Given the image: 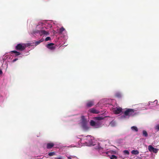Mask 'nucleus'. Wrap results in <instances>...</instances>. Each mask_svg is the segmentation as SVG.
Listing matches in <instances>:
<instances>
[{
	"instance_id": "25",
	"label": "nucleus",
	"mask_w": 159,
	"mask_h": 159,
	"mask_svg": "<svg viewBox=\"0 0 159 159\" xmlns=\"http://www.w3.org/2000/svg\"><path fill=\"white\" fill-rule=\"evenodd\" d=\"M156 129L159 130V125H157L156 126Z\"/></svg>"
},
{
	"instance_id": "33",
	"label": "nucleus",
	"mask_w": 159,
	"mask_h": 159,
	"mask_svg": "<svg viewBox=\"0 0 159 159\" xmlns=\"http://www.w3.org/2000/svg\"><path fill=\"white\" fill-rule=\"evenodd\" d=\"M101 148L100 147H99V148H98V149H101Z\"/></svg>"
},
{
	"instance_id": "17",
	"label": "nucleus",
	"mask_w": 159,
	"mask_h": 159,
	"mask_svg": "<svg viewBox=\"0 0 159 159\" xmlns=\"http://www.w3.org/2000/svg\"><path fill=\"white\" fill-rule=\"evenodd\" d=\"M131 129L134 131H135L136 132H137L138 131V129L135 126H132L131 127Z\"/></svg>"
},
{
	"instance_id": "21",
	"label": "nucleus",
	"mask_w": 159,
	"mask_h": 159,
	"mask_svg": "<svg viewBox=\"0 0 159 159\" xmlns=\"http://www.w3.org/2000/svg\"><path fill=\"white\" fill-rule=\"evenodd\" d=\"M48 155L50 156H52L55 155V152H50L48 153Z\"/></svg>"
},
{
	"instance_id": "20",
	"label": "nucleus",
	"mask_w": 159,
	"mask_h": 159,
	"mask_svg": "<svg viewBox=\"0 0 159 159\" xmlns=\"http://www.w3.org/2000/svg\"><path fill=\"white\" fill-rule=\"evenodd\" d=\"M65 30V29L62 27L59 29V33L61 34Z\"/></svg>"
},
{
	"instance_id": "2",
	"label": "nucleus",
	"mask_w": 159,
	"mask_h": 159,
	"mask_svg": "<svg viewBox=\"0 0 159 159\" xmlns=\"http://www.w3.org/2000/svg\"><path fill=\"white\" fill-rule=\"evenodd\" d=\"M26 47L25 44L19 43L15 47V49L17 50L22 51L24 50Z\"/></svg>"
},
{
	"instance_id": "15",
	"label": "nucleus",
	"mask_w": 159,
	"mask_h": 159,
	"mask_svg": "<svg viewBox=\"0 0 159 159\" xmlns=\"http://www.w3.org/2000/svg\"><path fill=\"white\" fill-rule=\"evenodd\" d=\"M131 153L133 155H138L139 153V152L138 150H133L131 151Z\"/></svg>"
},
{
	"instance_id": "4",
	"label": "nucleus",
	"mask_w": 159,
	"mask_h": 159,
	"mask_svg": "<svg viewBox=\"0 0 159 159\" xmlns=\"http://www.w3.org/2000/svg\"><path fill=\"white\" fill-rule=\"evenodd\" d=\"M148 149L150 152H153L155 153H156L158 152L157 149L154 148L151 145L148 146Z\"/></svg>"
},
{
	"instance_id": "12",
	"label": "nucleus",
	"mask_w": 159,
	"mask_h": 159,
	"mask_svg": "<svg viewBox=\"0 0 159 159\" xmlns=\"http://www.w3.org/2000/svg\"><path fill=\"white\" fill-rule=\"evenodd\" d=\"M102 123L98 121L96 122L95 128H98L101 127Z\"/></svg>"
},
{
	"instance_id": "19",
	"label": "nucleus",
	"mask_w": 159,
	"mask_h": 159,
	"mask_svg": "<svg viewBox=\"0 0 159 159\" xmlns=\"http://www.w3.org/2000/svg\"><path fill=\"white\" fill-rule=\"evenodd\" d=\"M143 135L145 137H147L148 136V134L146 131L145 130H143Z\"/></svg>"
},
{
	"instance_id": "1",
	"label": "nucleus",
	"mask_w": 159,
	"mask_h": 159,
	"mask_svg": "<svg viewBox=\"0 0 159 159\" xmlns=\"http://www.w3.org/2000/svg\"><path fill=\"white\" fill-rule=\"evenodd\" d=\"M135 110L133 109H127L124 112V117L126 116H133L135 114Z\"/></svg>"
},
{
	"instance_id": "11",
	"label": "nucleus",
	"mask_w": 159,
	"mask_h": 159,
	"mask_svg": "<svg viewBox=\"0 0 159 159\" xmlns=\"http://www.w3.org/2000/svg\"><path fill=\"white\" fill-rule=\"evenodd\" d=\"M104 117H103L102 116H98V117H95L93 119L95 120H101L104 119Z\"/></svg>"
},
{
	"instance_id": "14",
	"label": "nucleus",
	"mask_w": 159,
	"mask_h": 159,
	"mask_svg": "<svg viewBox=\"0 0 159 159\" xmlns=\"http://www.w3.org/2000/svg\"><path fill=\"white\" fill-rule=\"evenodd\" d=\"M11 53H15V55L16 56H19L21 54V53L19 52H18L16 51H15V50H13V51H11Z\"/></svg>"
},
{
	"instance_id": "24",
	"label": "nucleus",
	"mask_w": 159,
	"mask_h": 159,
	"mask_svg": "<svg viewBox=\"0 0 159 159\" xmlns=\"http://www.w3.org/2000/svg\"><path fill=\"white\" fill-rule=\"evenodd\" d=\"M51 38L50 37H47V38H46L45 39V41H48V40H51Z\"/></svg>"
},
{
	"instance_id": "3",
	"label": "nucleus",
	"mask_w": 159,
	"mask_h": 159,
	"mask_svg": "<svg viewBox=\"0 0 159 159\" xmlns=\"http://www.w3.org/2000/svg\"><path fill=\"white\" fill-rule=\"evenodd\" d=\"M81 118L83 120V121L82 122V128L84 130H86L89 129V126H88L86 122L84 119V116H81Z\"/></svg>"
},
{
	"instance_id": "23",
	"label": "nucleus",
	"mask_w": 159,
	"mask_h": 159,
	"mask_svg": "<svg viewBox=\"0 0 159 159\" xmlns=\"http://www.w3.org/2000/svg\"><path fill=\"white\" fill-rule=\"evenodd\" d=\"M123 152L125 154L128 155L129 154V152L128 150H124L123 151Z\"/></svg>"
},
{
	"instance_id": "34",
	"label": "nucleus",
	"mask_w": 159,
	"mask_h": 159,
	"mask_svg": "<svg viewBox=\"0 0 159 159\" xmlns=\"http://www.w3.org/2000/svg\"><path fill=\"white\" fill-rule=\"evenodd\" d=\"M85 142L87 143V141H85Z\"/></svg>"
},
{
	"instance_id": "5",
	"label": "nucleus",
	"mask_w": 159,
	"mask_h": 159,
	"mask_svg": "<svg viewBox=\"0 0 159 159\" xmlns=\"http://www.w3.org/2000/svg\"><path fill=\"white\" fill-rule=\"evenodd\" d=\"M122 108L120 107H116L113 111L114 113L116 114H118L122 111Z\"/></svg>"
},
{
	"instance_id": "16",
	"label": "nucleus",
	"mask_w": 159,
	"mask_h": 159,
	"mask_svg": "<svg viewBox=\"0 0 159 159\" xmlns=\"http://www.w3.org/2000/svg\"><path fill=\"white\" fill-rule=\"evenodd\" d=\"M115 96L116 97L119 98L121 97V95L120 93L117 92L115 93Z\"/></svg>"
},
{
	"instance_id": "31",
	"label": "nucleus",
	"mask_w": 159,
	"mask_h": 159,
	"mask_svg": "<svg viewBox=\"0 0 159 159\" xmlns=\"http://www.w3.org/2000/svg\"><path fill=\"white\" fill-rule=\"evenodd\" d=\"M91 141H92V139H91V140H90V141L89 142H90V143L91 144Z\"/></svg>"
},
{
	"instance_id": "8",
	"label": "nucleus",
	"mask_w": 159,
	"mask_h": 159,
	"mask_svg": "<svg viewBox=\"0 0 159 159\" xmlns=\"http://www.w3.org/2000/svg\"><path fill=\"white\" fill-rule=\"evenodd\" d=\"M53 45H54L53 43H50L48 44L47 45L46 47L48 48L51 50H54L55 49V47L53 46Z\"/></svg>"
},
{
	"instance_id": "27",
	"label": "nucleus",
	"mask_w": 159,
	"mask_h": 159,
	"mask_svg": "<svg viewBox=\"0 0 159 159\" xmlns=\"http://www.w3.org/2000/svg\"><path fill=\"white\" fill-rule=\"evenodd\" d=\"M2 71L0 70V75L2 74Z\"/></svg>"
},
{
	"instance_id": "30",
	"label": "nucleus",
	"mask_w": 159,
	"mask_h": 159,
	"mask_svg": "<svg viewBox=\"0 0 159 159\" xmlns=\"http://www.w3.org/2000/svg\"><path fill=\"white\" fill-rule=\"evenodd\" d=\"M80 143H82L81 142V141H82V139H80Z\"/></svg>"
},
{
	"instance_id": "7",
	"label": "nucleus",
	"mask_w": 159,
	"mask_h": 159,
	"mask_svg": "<svg viewBox=\"0 0 159 159\" xmlns=\"http://www.w3.org/2000/svg\"><path fill=\"white\" fill-rule=\"evenodd\" d=\"M36 33H39L41 35H47L48 34V32L44 30H37Z\"/></svg>"
},
{
	"instance_id": "6",
	"label": "nucleus",
	"mask_w": 159,
	"mask_h": 159,
	"mask_svg": "<svg viewBox=\"0 0 159 159\" xmlns=\"http://www.w3.org/2000/svg\"><path fill=\"white\" fill-rule=\"evenodd\" d=\"M94 105V102L93 100L89 101L86 103V106L88 107H90Z\"/></svg>"
},
{
	"instance_id": "18",
	"label": "nucleus",
	"mask_w": 159,
	"mask_h": 159,
	"mask_svg": "<svg viewBox=\"0 0 159 159\" xmlns=\"http://www.w3.org/2000/svg\"><path fill=\"white\" fill-rule=\"evenodd\" d=\"M44 41V39H42L39 41H36L35 43V45H37L39 44L40 43L43 42Z\"/></svg>"
},
{
	"instance_id": "26",
	"label": "nucleus",
	"mask_w": 159,
	"mask_h": 159,
	"mask_svg": "<svg viewBox=\"0 0 159 159\" xmlns=\"http://www.w3.org/2000/svg\"><path fill=\"white\" fill-rule=\"evenodd\" d=\"M17 60H18V59H17V58H15V59H14L12 61V62H15V61H16Z\"/></svg>"
},
{
	"instance_id": "29",
	"label": "nucleus",
	"mask_w": 159,
	"mask_h": 159,
	"mask_svg": "<svg viewBox=\"0 0 159 159\" xmlns=\"http://www.w3.org/2000/svg\"><path fill=\"white\" fill-rule=\"evenodd\" d=\"M67 159H71V158L70 157H68Z\"/></svg>"
},
{
	"instance_id": "13",
	"label": "nucleus",
	"mask_w": 159,
	"mask_h": 159,
	"mask_svg": "<svg viewBox=\"0 0 159 159\" xmlns=\"http://www.w3.org/2000/svg\"><path fill=\"white\" fill-rule=\"evenodd\" d=\"M90 124L91 126L95 127L96 122L93 120H91L90 121Z\"/></svg>"
},
{
	"instance_id": "10",
	"label": "nucleus",
	"mask_w": 159,
	"mask_h": 159,
	"mask_svg": "<svg viewBox=\"0 0 159 159\" xmlns=\"http://www.w3.org/2000/svg\"><path fill=\"white\" fill-rule=\"evenodd\" d=\"M54 144L53 143H48L47 144V148L48 149H50L53 147Z\"/></svg>"
},
{
	"instance_id": "22",
	"label": "nucleus",
	"mask_w": 159,
	"mask_h": 159,
	"mask_svg": "<svg viewBox=\"0 0 159 159\" xmlns=\"http://www.w3.org/2000/svg\"><path fill=\"white\" fill-rule=\"evenodd\" d=\"M110 158L111 159H117V157L116 156L114 155H112L111 156Z\"/></svg>"
},
{
	"instance_id": "28",
	"label": "nucleus",
	"mask_w": 159,
	"mask_h": 159,
	"mask_svg": "<svg viewBox=\"0 0 159 159\" xmlns=\"http://www.w3.org/2000/svg\"><path fill=\"white\" fill-rule=\"evenodd\" d=\"M57 159H62L61 157H59Z\"/></svg>"
},
{
	"instance_id": "32",
	"label": "nucleus",
	"mask_w": 159,
	"mask_h": 159,
	"mask_svg": "<svg viewBox=\"0 0 159 159\" xmlns=\"http://www.w3.org/2000/svg\"><path fill=\"white\" fill-rule=\"evenodd\" d=\"M87 137H90V135H88V136H87Z\"/></svg>"
},
{
	"instance_id": "9",
	"label": "nucleus",
	"mask_w": 159,
	"mask_h": 159,
	"mask_svg": "<svg viewBox=\"0 0 159 159\" xmlns=\"http://www.w3.org/2000/svg\"><path fill=\"white\" fill-rule=\"evenodd\" d=\"M89 111L92 113L93 114H98L99 113L98 111L97 110L94 108H91L89 110Z\"/></svg>"
}]
</instances>
